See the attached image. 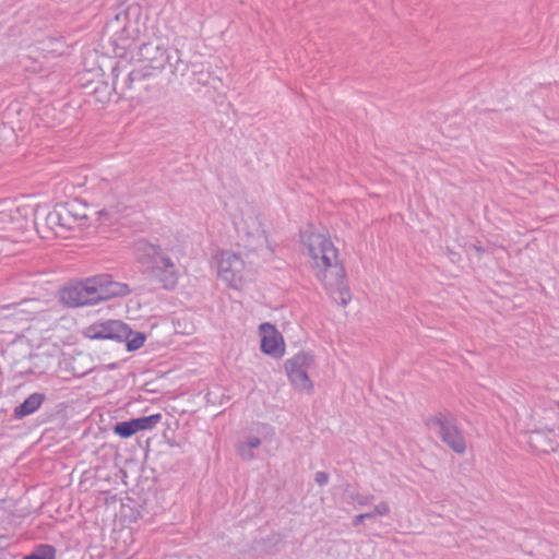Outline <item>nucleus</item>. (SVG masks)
<instances>
[{
    "label": "nucleus",
    "instance_id": "obj_15",
    "mask_svg": "<svg viewBox=\"0 0 559 559\" xmlns=\"http://www.w3.org/2000/svg\"><path fill=\"white\" fill-rule=\"evenodd\" d=\"M145 338L146 337L143 333L131 331V335L128 336V340H124L127 349L129 352H133L141 348L144 345Z\"/></svg>",
    "mask_w": 559,
    "mask_h": 559
},
{
    "label": "nucleus",
    "instance_id": "obj_12",
    "mask_svg": "<svg viewBox=\"0 0 559 559\" xmlns=\"http://www.w3.org/2000/svg\"><path fill=\"white\" fill-rule=\"evenodd\" d=\"M162 418V414L157 413L150 416H143L133 419L135 421L138 431H143L154 429L160 423Z\"/></svg>",
    "mask_w": 559,
    "mask_h": 559
},
{
    "label": "nucleus",
    "instance_id": "obj_4",
    "mask_svg": "<svg viewBox=\"0 0 559 559\" xmlns=\"http://www.w3.org/2000/svg\"><path fill=\"white\" fill-rule=\"evenodd\" d=\"M426 425L428 427H437L439 437L452 451L459 454L465 452L466 441L450 413L440 412L429 417Z\"/></svg>",
    "mask_w": 559,
    "mask_h": 559
},
{
    "label": "nucleus",
    "instance_id": "obj_7",
    "mask_svg": "<svg viewBox=\"0 0 559 559\" xmlns=\"http://www.w3.org/2000/svg\"><path fill=\"white\" fill-rule=\"evenodd\" d=\"M84 335L91 340H109L122 343L131 335V329L120 320H106L87 326Z\"/></svg>",
    "mask_w": 559,
    "mask_h": 559
},
{
    "label": "nucleus",
    "instance_id": "obj_6",
    "mask_svg": "<svg viewBox=\"0 0 559 559\" xmlns=\"http://www.w3.org/2000/svg\"><path fill=\"white\" fill-rule=\"evenodd\" d=\"M217 272L228 286L239 289L245 281V262L233 251H222L217 259Z\"/></svg>",
    "mask_w": 559,
    "mask_h": 559
},
{
    "label": "nucleus",
    "instance_id": "obj_8",
    "mask_svg": "<svg viewBox=\"0 0 559 559\" xmlns=\"http://www.w3.org/2000/svg\"><path fill=\"white\" fill-rule=\"evenodd\" d=\"M261 336V350L273 357L284 354V342L280 332L271 323H262L259 328Z\"/></svg>",
    "mask_w": 559,
    "mask_h": 559
},
{
    "label": "nucleus",
    "instance_id": "obj_14",
    "mask_svg": "<svg viewBox=\"0 0 559 559\" xmlns=\"http://www.w3.org/2000/svg\"><path fill=\"white\" fill-rule=\"evenodd\" d=\"M112 431L120 438L127 439L135 435L138 432V429L134 419H130L127 421L117 423L112 427Z\"/></svg>",
    "mask_w": 559,
    "mask_h": 559
},
{
    "label": "nucleus",
    "instance_id": "obj_16",
    "mask_svg": "<svg viewBox=\"0 0 559 559\" xmlns=\"http://www.w3.org/2000/svg\"><path fill=\"white\" fill-rule=\"evenodd\" d=\"M192 75L197 76L195 81L199 84L205 85L207 83L209 73L203 71L202 64H192Z\"/></svg>",
    "mask_w": 559,
    "mask_h": 559
},
{
    "label": "nucleus",
    "instance_id": "obj_5",
    "mask_svg": "<svg viewBox=\"0 0 559 559\" xmlns=\"http://www.w3.org/2000/svg\"><path fill=\"white\" fill-rule=\"evenodd\" d=\"M314 365V356L299 352L285 362V369L290 383L301 390L311 391L313 385L308 377V370Z\"/></svg>",
    "mask_w": 559,
    "mask_h": 559
},
{
    "label": "nucleus",
    "instance_id": "obj_10",
    "mask_svg": "<svg viewBox=\"0 0 559 559\" xmlns=\"http://www.w3.org/2000/svg\"><path fill=\"white\" fill-rule=\"evenodd\" d=\"M46 396L43 393H33L14 408L13 416L15 419H22L35 413L44 403Z\"/></svg>",
    "mask_w": 559,
    "mask_h": 559
},
{
    "label": "nucleus",
    "instance_id": "obj_1",
    "mask_svg": "<svg viewBox=\"0 0 559 559\" xmlns=\"http://www.w3.org/2000/svg\"><path fill=\"white\" fill-rule=\"evenodd\" d=\"M302 241L312 259V270L316 277L331 294L337 293L340 297H334V299L346 306L352 296L345 282L344 266L338 261L337 249L328 237L320 233H310L308 236H302Z\"/></svg>",
    "mask_w": 559,
    "mask_h": 559
},
{
    "label": "nucleus",
    "instance_id": "obj_3",
    "mask_svg": "<svg viewBox=\"0 0 559 559\" xmlns=\"http://www.w3.org/2000/svg\"><path fill=\"white\" fill-rule=\"evenodd\" d=\"M134 253L144 274L160 284L165 290H174L179 281V269L168 250L157 243L141 239L134 243Z\"/></svg>",
    "mask_w": 559,
    "mask_h": 559
},
{
    "label": "nucleus",
    "instance_id": "obj_24",
    "mask_svg": "<svg viewBox=\"0 0 559 559\" xmlns=\"http://www.w3.org/2000/svg\"><path fill=\"white\" fill-rule=\"evenodd\" d=\"M116 21L127 20V13L124 11L118 12L115 15Z\"/></svg>",
    "mask_w": 559,
    "mask_h": 559
},
{
    "label": "nucleus",
    "instance_id": "obj_11",
    "mask_svg": "<svg viewBox=\"0 0 559 559\" xmlns=\"http://www.w3.org/2000/svg\"><path fill=\"white\" fill-rule=\"evenodd\" d=\"M261 440L258 437H251L246 441H241L236 447L237 454L245 461L254 459L253 449L260 447Z\"/></svg>",
    "mask_w": 559,
    "mask_h": 559
},
{
    "label": "nucleus",
    "instance_id": "obj_2",
    "mask_svg": "<svg viewBox=\"0 0 559 559\" xmlns=\"http://www.w3.org/2000/svg\"><path fill=\"white\" fill-rule=\"evenodd\" d=\"M129 293L126 284L115 282L109 274H99L78 282L60 292V300L72 308L96 305Z\"/></svg>",
    "mask_w": 559,
    "mask_h": 559
},
{
    "label": "nucleus",
    "instance_id": "obj_9",
    "mask_svg": "<svg viewBox=\"0 0 559 559\" xmlns=\"http://www.w3.org/2000/svg\"><path fill=\"white\" fill-rule=\"evenodd\" d=\"M46 226L51 229L56 235L59 234V229L70 230L76 223L74 217L66 205L56 206L50 211L46 218Z\"/></svg>",
    "mask_w": 559,
    "mask_h": 559
},
{
    "label": "nucleus",
    "instance_id": "obj_13",
    "mask_svg": "<svg viewBox=\"0 0 559 559\" xmlns=\"http://www.w3.org/2000/svg\"><path fill=\"white\" fill-rule=\"evenodd\" d=\"M56 548L48 544L38 545L33 552L22 559H55Z\"/></svg>",
    "mask_w": 559,
    "mask_h": 559
},
{
    "label": "nucleus",
    "instance_id": "obj_17",
    "mask_svg": "<svg viewBox=\"0 0 559 559\" xmlns=\"http://www.w3.org/2000/svg\"><path fill=\"white\" fill-rule=\"evenodd\" d=\"M114 41L117 45H119L118 41H121L120 46L123 49L129 48V46H130V36H129V33H128V25L127 24H123L121 33L117 34V37L114 39Z\"/></svg>",
    "mask_w": 559,
    "mask_h": 559
},
{
    "label": "nucleus",
    "instance_id": "obj_18",
    "mask_svg": "<svg viewBox=\"0 0 559 559\" xmlns=\"http://www.w3.org/2000/svg\"><path fill=\"white\" fill-rule=\"evenodd\" d=\"M374 497L372 495H352V500L355 501L359 507H366L372 503Z\"/></svg>",
    "mask_w": 559,
    "mask_h": 559
},
{
    "label": "nucleus",
    "instance_id": "obj_21",
    "mask_svg": "<svg viewBox=\"0 0 559 559\" xmlns=\"http://www.w3.org/2000/svg\"><path fill=\"white\" fill-rule=\"evenodd\" d=\"M373 514H371V512H367V513H360V514H357L356 516H354L353 519V525L354 526H358L360 525L365 520H369V519H373Z\"/></svg>",
    "mask_w": 559,
    "mask_h": 559
},
{
    "label": "nucleus",
    "instance_id": "obj_20",
    "mask_svg": "<svg viewBox=\"0 0 559 559\" xmlns=\"http://www.w3.org/2000/svg\"><path fill=\"white\" fill-rule=\"evenodd\" d=\"M389 512H390L389 504L386 502H380L374 507L371 514H373V516L376 518V516L386 515Z\"/></svg>",
    "mask_w": 559,
    "mask_h": 559
},
{
    "label": "nucleus",
    "instance_id": "obj_22",
    "mask_svg": "<svg viewBox=\"0 0 559 559\" xmlns=\"http://www.w3.org/2000/svg\"><path fill=\"white\" fill-rule=\"evenodd\" d=\"M314 480L319 486H325L329 483V474L325 472H317Z\"/></svg>",
    "mask_w": 559,
    "mask_h": 559
},
{
    "label": "nucleus",
    "instance_id": "obj_23",
    "mask_svg": "<svg viewBox=\"0 0 559 559\" xmlns=\"http://www.w3.org/2000/svg\"><path fill=\"white\" fill-rule=\"evenodd\" d=\"M141 78H142V75H141L140 71H132V72L129 73V76H128L130 82H132L134 80H138V79H141Z\"/></svg>",
    "mask_w": 559,
    "mask_h": 559
},
{
    "label": "nucleus",
    "instance_id": "obj_19",
    "mask_svg": "<svg viewBox=\"0 0 559 559\" xmlns=\"http://www.w3.org/2000/svg\"><path fill=\"white\" fill-rule=\"evenodd\" d=\"M189 71V64L186 63L183 60H181L180 58L176 61V63L174 64V70L173 72L175 74H179L181 76H186L187 73Z\"/></svg>",
    "mask_w": 559,
    "mask_h": 559
}]
</instances>
